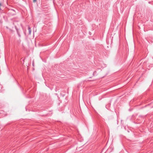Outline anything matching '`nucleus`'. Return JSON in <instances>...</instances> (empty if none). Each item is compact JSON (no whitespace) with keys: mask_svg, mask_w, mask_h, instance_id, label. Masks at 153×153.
<instances>
[{"mask_svg":"<svg viewBox=\"0 0 153 153\" xmlns=\"http://www.w3.org/2000/svg\"><path fill=\"white\" fill-rule=\"evenodd\" d=\"M1 5H2L1 4V3H0V7L1 6ZM1 10V8L0 7V10Z\"/></svg>","mask_w":153,"mask_h":153,"instance_id":"obj_4","label":"nucleus"},{"mask_svg":"<svg viewBox=\"0 0 153 153\" xmlns=\"http://www.w3.org/2000/svg\"><path fill=\"white\" fill-rule=\"evenodd\" d=\"M33 66H34V63H33Z\"/></svg>","mask_w":153,"mask_h":153,"instance_id":"obj_5","label":"nucleus"},{"mask_svg":"<svg viewBox=\"0 0 153 153\" xmlns=\"http://www.w3.org/2000/svg\"><path fill=\"white\" fill-rule=\"evenodd\" d=\"M28 30L29 32V34H31V30L30 27H28Z\"/></svg>","mask_w":153,"mask_h":153,"instance_id":"obj_2","label":"nucleus"},{"mask_svg":"<svg viewBox=\"0 0 153 153\" xmlns=\"http://www.w3.org/2000/svg\"><path fill=\"white\" fill-rule=\"evenodd\" d=\"M36 1H37V0H33V2L34 3V2H36Z\"/></svg>","mask_w":153,"mask_h":153,"instance_id":"obj_3","label":"nucleus"},{"mask_svg":"<svg viewBox=\"0 0 153 153\" xmlns=\"http://www.w3.org/2000/svg\"><path fill=\"white\" fill-rule=\"evenodd\" d=\"M16 31H17V33L18 35L19 36V37H20L21 36V35H20V33H19V31H18V29H17V28H16Z\"/></svg>","mask_w":153,"mask_h":153,"instance_id":"obj_1","label":"nucleus"}]
</instances>
